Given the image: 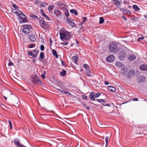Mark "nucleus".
Wrapping results in <instances>:
<instances>
[{
    "instance_id": "nucleus-11",
    "label": "nucleus",
    "mask_w": 147,
    "mask_h": 147,
    "mask_svg": "<svg viewBox=\"0 0 147 147\" xmlns=\"http://www.w3.org/2000/svg\"><path fill=\"white\" fill-rule=\"evenodd\" d=\"M118 56L120 60H122L124 59L126 56V54L124 52L118 54Z\"/></svg>"
},
{
    "instance_id": "nucleus-7",
    "label": "nucleus",
    "mask_w": 147,
    "mask_h": 147,
    "mask_svg": "<svg viewBox=\"0 0 147 147\" xmlns=\"http://www.w3.org/2000/svg\"><path fill=\"white\" fill-rule=\"evenodd\" d=\"M127 57L128 59L131 61H133L136 59V56L133 54H130L128 55Z\"/></svg>"
},
{
    "instance_id": "nucleus-20",
    "label": "nucleus",
    "mask_w": 147,
    "mask_h": 147,
    "mask_svg": "<svg viewBox=\"0 0 147 147\" xmlns=\"http://www.w3.org/2000/svg\"><path fill=\"white\" fill-rule=\"evenodd\" d=\"M133 8L134 9L135 11H138L140 9V8L136 5H133Z\"/></svg>"
},
{
    "instance_id": "nucleus-50",
    "label": "nucleus",
    "mask_w": 147,
    "mask_h": 147,
    "mask_svg": "<svg viewBox=\"0 0 147 147\" xmlns=\"http://www.w3.org/2000/svg\"><path fill=\"white\" fill-rule=\"evenodd\" d=\"M82 98L83 99H87V96L84 95H83L82 96Z\"/></svg>"
},
{
    "instance_id": "nucleus-25",
    "label": "nucleus",
    "mask_w": 147,
    "mask_h": 147,
    "mask_svg": "<svg viewBox=\"0 0 147 147\" xmlns=\"http://www.w3.org/2000/svg\"><path fill=\"white\" fill-rule=\"evenodd\" d=\"M83 19L82 22L80 23V25L81 26V27H82L84 23L86 21L87 19L86 17H84Z\"/></svg>"
},
{
    "instance_id": "nucleus-35",
    "label": "nucleus",
    "mask_w": 147,
    "mask_h": 147,
    "mask_svg": "<svg viewBox=\"0 0 147 147\" xmlns=\"http://www.w3.org/2000/svg\"><path fill=\"white\" fill-rule=\"evenodd\" d=\"M30 16L31 17L35 19H37L38 18V17L37 16H36L35 15H34L32 14H31L30 15Z\"/></svg>"
},
{
    "instance_id": "nucleus-64",
    "label": "nucleus",
    "mask_w": 147,
    "mask_h": 147,
    "mask_svg": "<svg viewBox=\"0 0 147 147\" xmlns=\"http://www.w3.org/2000/svg\"><path fill=\"white\" fill-rule=\"evenodd\" d=\"M144 16L145 18H147V14L144 15Z\"/></svg>"
},
{
    "instance_id": "nucleus-23",
    "label": "nucleus",
    "mask_w": 147,
    "mask_h": 147,
    "mask_svg": "<svg viewBox=\"0 0 147 147\" xmlns=\"http://www.w3.org/2000/svg\"><path fill=\"white\" fill-rule=\"evenodd\" d=\"M97 101L101 103H105L106 102L103 99H97Z\"/></svg>"
},
{
    "instance_id": "nucleus-44",
    "label": "nucleus",
    "mask_w": 147,
    "mask_h": 147,
    "mask_svg": "<svg viewBox=\"0 0 147 147\" xmlns=\"http://www.w3.org/2000/svg\"><path fill=\"white\" fill-rule=\"evenodd\" d=\"M63 3H62L61 1H59L57 3V5L59 7H61V6L62 5V4H63Z\"/></svg>"
},
{
    "instance_id": "nucleus-5",
    "label": "nucleus",
    "mask_w": 147,
    "mask_h": 147,
    "mask_svg": "<svg viewBox=\"0 0 147 147\" xmlns=\"http://www.w3.org/2000/svg\"><path fill=\"white\" fill-rule=\"evenodd\" d=\"M31 80L32 82L34 83L38 84L39 82H41L39 78L36 75L33 76L32 77Z\"/></svg>"
},
{
    "instance_id": "nucleus-32",
    "label": "nucleus",
    "mask_w": 147,
    "mask_h": 147,
    "mask_svg": "<svg viewBox=\"0 0 147 147\" xmlns=\"http://www.w3.org/2000/svg\"><path fill=\"white\" fill-rule=\"evenodd\" d=\"M39 51L38 50H34L33 51V53H34V54L36 55V56L37 57V55H38V53H39Z\"/></svg>"
},
{
    "instance_id": "nucleus-39",
    "label": "nucleus",
    "mask_w": 147,
    "mask_h": 147,
    "mask_svg": "<svg viewBox=\"0 0 147 147\" xmlns=\"http://www.w3.org/2000/svg\"><path fill=\"white\" fill-rule=\"evenodd\" d=\"M40 6L42 7H44L45 6V5H47V4L45 3H40Z\"/></svg>"
},
{
    "instance_id": "nucleus-4",
    "label": "nucleus",
    "mask_w": 147,
    "mask_h": 147,
    "mask_svg": "<svg viewBox=\"0 0 147 147\" xmlns=\"http://www.w3.org/2000/svg\"><path fill=\"white\" fill-rule=\"evenodd\" d=\"M23 28L22 30V31L26 34H28L30 32V29L31 28V26L27 25H23Z\"/></svg>"
},
{
    "instance_id": "nucleus-6",
    "label": "nucleus",
    "mask_w": 147,
    "mask_h": 147,
    "mask_svg": "<svg viewBox=\"0 0 147 147\" xmlns=\"http://www.w3.org/2000/svg\"><path fill=\"white\" fill-rule=\"evenodd\" d=\"M117 48V46L116 44L112 43H110L109 48L111 51H113L116 50Z\"/></svg>"
},
{
    "instance_id": "nucleus-62",
    "label": "nucleus",
    "mask_w": 147,
    "mask_h": 147,
    "mask_svg": "<svg viewBox=\"0 0 147 147\" xmlns=\"http://www.w3.org/2000/svg\"><path fill=\"white\" fill-rule=\"evenodd\" d=\"M133 100L134 101H136L138 100V98H134L133 99Z\"/></svg>"
},
{
    "instance_id": "nucleus-19",
    "label": "nucleus",
    "mask_w": 147,
    "mask_h": 147,
    "mask_svg": "<svg viewBox=\"0 0 147 147\" xmlns=\"http://www.w3.org/2000/svg\"><path fill=\"white\" fill-rule=\"evenodd\" d=\"M70 12V13L74 14L75 15H77L78 14L77 11L74 9H71Z\"/></svg>"
},
{
    "instance_id": "nucleus-24",
    "label": "nucleus",
    "mask_w": 147,
    "mask_h": 147,
    "mask_svg": "<svg viewBox=\"0 0 147 147\" xmlns=\"http://www.w3.org/2000/svg\"><path fill=\"white\" fill-rule=\"evenodd\" d=\"M52 53L53 55L55 56L56 58H58V55L57 54V52L55 49H53L52 50Z\"/></svg>"
},
{
    "instance_id": "nucleus-60",
    "label": "nucleus",
    "mask_w": 147,
    "mask_h": 147,
    "mask_svg": "<svg viewBox=\"0 0 147 147\" xmlns=\"http://www.w3.org/2000/svg\"><path fill=\"white\" fill-rule=\"evenodd\" d=\"M19 147H26L25 146H24L22 144H20V145L19 146Z\"/></svg>"
},
{
    "instance_id": "nucleus-38",
    "label": "nucleus",
    "mask_w": 147,
    "mask_h": 147,
    "mask_svg": "<svg viewBox=\"0 0 147 147\" xmlns=\"http://www.w3.org/2000/svg\"><path fill=\"white\" fill-rule=\"evenodd\" d=\"M67 94L69 96H72V95L71 94V93H70L68 91H64L63 92V94Z\"/></svg>"
},
{
    "instance_id": "nucleus-1",
    "label": "nucleus",
    "mask_w": 147,
    "mask_h": 147,
    "mask_svg": "<svg viewBox=\"0 0 147 147\" xmlns=\"http://www.w3.org/2000/svg\"><path fill=\"white\" fill-rule=\"evenodd\" d=\"M59 35L61 40L63 41H69L72 36L71 33L67 31L64 28H62L60 30Z\"/></svg>"
},
{
    "instance_id": "nucleus-53",
    "label": "nucleus",
    "mask_w": 147,
    "mask_h": 147,
    "mask_svg": "<svg viewBox=\"0 0 147 147\" xmlns=\"http://www.w3.org/2000/svg\"><path fill=\"white\" fill-rule=\"evenodd\" d=\"M34 45L33 44H32L31 45L29 46V48H33L34 47Z\"/></svg>"
},
{
    "instance_id": "nucleus-33",
    "label": "nucleus",
    "mask_w": 147,
    "mask_h": 147,
    "mask_svg": "<svg viewBox=\"0 0 147 147\" xmlns=\"http://www.w3.org/2000/svg\"><path fill=\"white\" fill-rule=\"evenodd\" d=\"M60 7L61 9H66V6L64 3H63Z\"/></svg>"
},
{
    "instance_id": "nucleus-63",
    "label": "nucleus",
    "mask_w": 147,
    "mask_h": 147,
    "mask_svg": "<svg viewBox=\"0 0 147 147\" xmlns=\"http://www.w3.org/2000/svg\"><path fill=\"white\" fill-rule=\"evenodd\" d=\"M122 18L124 19L125 20H127V18H126L125 17L124 15H123V16Z\"/></svg>"
},
{
    "instance_id": "nucleus-40",
    "label": "nucleus",
    "mask_w": 147,
    "mask_h": 147,
    "mask_svg": "<svg viewBox=\"0 0 147 147\" xmlns=\"http://www.w3.org/2000/svg\"><path fill=\"white\" fill-rule=\"evenodd\" d=\"M42 16H44L45 18L48 20H50V18H49V17L45 13Z\"/></svg>"
},
{
    "instance_id": "nucleus-56",
    "label": "nucleus",
    "mask_w": 147,
    "mask_h": 147,
    "mask_svg": "<svg viewBox=\"0 0 147 147\" xmlns=\"http://www.w3.org/2000/svg\"><path fill=\"white\" fill-rule=\"evenodd\" d=\"M13 63L11 62H10L9 63H8V65L9 66H11V65H13Z\"/></svg>"
},
{
    "instance_id": "nucleus-55",
    "label": "nucleus",
    "mask_w": 147,
    "mask_h": 147,
    "mask_svg": "<svg viewBox=\"0 0 147 147\" xmlns=\"http://www.w3.org/2000/svg\"><path fill=\"white\" fill-rule=\"evenodd\" d=\"M125 11L126 12H127L129 14H130L131 13L130 12V11L128 9H126V10H125Z\"/></svg>"
},
{
    "instance_id": "nucleus-27",
    "label": "nucleus",
    "mask_w": 147,
    "mask_h": 147,
    "mask_svg": "<svg viewBox=\"0 0 147 147\" xmlns=\"http://www.w3.org/2000/svg\"><path fill=\"white\" fill-rule=\"evenodd\" d=\"M66 74V71L64 70H63L60 73V75L62 76H64Z\"/></svg>"
},
{
    "instance_id": "nucleus-49",
    "label": "nucleus",
    "mask_w": 147,
    "mask_h": 147,
    "mask_svg": "<svg viewBox=\"0 0 147 147\" xmlns=\"http://www.w3.org/2000/svg\"><path fill=\"white\" fill-rule=\"evenodd\" d=\"M8 122H9V124L10 129H12V124L11 123V122L9 120Z\"/></svg>"
},
{
    "instance_id": "nucleus-37",
    "label": "nucleus",
    "mask_w": 147,
    "mask_h": 147,
    "mask_svg": "<svg viewBox=\"0 0 147 147\" xmlns=\"http://www.w3.org/2000/svg\"><path fill=\"white\" fill-rule=\"evenodd\" d=\"M65 15L67 17H68L69 16V13L68 12V10L65 9Z\"/></svg>"
},
{
    "instance_id": "nucleus-22",
    "label": "nucleus",
    "mask_w": 147,
    "mask_h": 147,
    "mask_svg": "<svg viewBox=\"0 0 147 147\" xmlns=\"http://www.w3.org/2000/svg\"><path fill=\"white\" fill-rule=\"evenodd\" d=\"M14 144L19 146L20 144L19 140L17 139H15L14 140Z\"/></svg>"
},
{
    "instance_id": "nucleus-42",
    "label": "nucleus",
    "mask_w": 147,
    "mask_h": 147,
    "mask_svg": "<svg viewBox=\"0 0 147 147\" xmlns=\"http://www.w3.org/2000/svg\"><path fill=\"white\" fill-rule=\"evenodd\" d=\"M144 39V37H141L138 38L137 39V41H140L141 40H142Z\"/></svg>"
},
{
    "instance_id": "nucleus-51",
    "label": "nucleus",
    "mask_w": 147,
    "mask_h": 147,
    "mask_svg": "<svg viewBox=\"0 0 147 147\" xmlns=\"http://www.w3.org/2000/svg\"><path fill=\"white\" fill-rule=\"evenodd\" d=\"M98 126L101 127H103V125H102L100 123H99L98 124Z\"/></svg>"
},
{
    "instance_id": "nucleus-61",
    "label": "nucleus",
    "mask_w": 147,
    "mask_h": 147,
    "mask_svg": "<svg viewBox=\"0 0 147 147\" xmlns=\"http://www.w3.org/2000/svg\"><path fill=\"white\" fill-rule=\"evenodd\" d=\"M105 84L106 85H108L109 84V83L107 81H105Z\"/></svg>"
},
{
    "instance_id": "nucleus-45",
    "label": "nucleus",
    "mask_w": 147,
    "mask_h": 147,
    "mask_svg": "<svg viewBox=\"0 0 147 147\" xmlns=\"http://www.w3.org/2000/svg\"><path fill=\"white\" fill-rule=\"evenodd\" d=\"M40 61L42 62V63L45 64L46 63L47 61H46V59H43L41 60Z\"/></svg>"
},
{
    "instance_id": "nucleus-13",
    "label": "nucleus",
    "mask_w": 147,
    "mask_h": 147,
    "mask_svg": "<svg viewBox=\"0 0 147 147\" xmlns=\"http://www.w3.org/2000/svg\"><path fill=\"white\" fill-rule=\"evenodd\" d=\"M67 22L68 24L72 27H74L75 26V24L71 19L69 18L67 19Z\"/></svg>"
},
{
    "instance_id": "nucleus-57",
    "label": "nucleus",
    "mask_w": 147,
    "mask_h": 147,
    "mask_svg": "<svg viewBox=\"0 0 147 147\" xmlns=\"http://www.w3.org/2000/svg\"><path fill=\"white\" fill-rule=\"evenodd\" d=\"M57 90L59 91L62 93H63V91H64L63 90H61L60 89H57Z\"/></svg>"
},
{
    "instance_id": "nucleus-54",
    "label": "nucleus",
    "mask_w": 147,
    "mask_h": 147,
    "mask_svg": "<svg viewBox=\"0 0 147 147\" xmlns=\"http://www.w3.org/2000/svg\"><path fill=\"white\" fill-rule=\"evenodd\" d=\"M40 11L42 15V16L45 13L44 12L43 10L42 9H41Z\"/></svg>"
},
{
    "instance_id": "nucleus-58",
    "label": "nucleus",
    "mask_w": 147,
    "mask_h": 147,
    "mask_svg": "<svg viewBox=\"0 0 147 147\" xmlns=\"http://www.w3.org/2000/svg\"><path fill=\"white\" fill-rule=\"evenodd\" d=\"M41 76L42 78L43 79H45V74H42L41 75Z\"/></svg>"
},
{
    "instance_id": "nucleus-9",
    "label": "nucleus",
    "mask_w": 147,
    "mask_h": 147,
    "mask_svg": "<svg viewBox=\"0 0 147 147\" xmlns=\"http://www.w3.org/2000/svg\"><path fill=\"white\" fill-rule=\"evenodd\" d=\"M54 13L55 15L57 17L61 18L62 15L60 11L58 10H55L54 11Z\"/></svg>"
},
{
    "instance_id": "nucleus-31",
    "label": "nucleus",
    "mask_w": 147,
    "mask_h": 147,
    "mask_svg": "<svg viewBox=\"0 0 147 147\" xmlns=\"http://www.w3.org/2000/svg\"><path fill=\"white\" fill-rule=\"evenodd\" d=\"M87 75L88 77L91 76V74H90V71L89 69H87L86 70Z\"/></svg>"
},
{
    "instance_id": "nucleus-30",
    "label": "nucleus",
    "mask_w": 147,
    "mask_h": 147,
    "mask_svg": "<svg viewBox=\"0 0 147 147\" xmlns=\"http://www.w3.org/2000/svg\"><path fill=\"white\" fill-rule=\"evenodd\" d=\"M73 59L75 61L76 63H77V60L78 59V58L76 56H73L72 57Z\"/></svg>"
},
{
    "instance_id": "nucleus-59",
    "label": "nucleus",
    "mask_w": 147,
    "mask_h": 147,
    "mask_svg": "<svg viewBox=\"0 0 147 147\" xmlns=\"http://www.w3.org/2000/svg\"><path fill=\"white\" fill-rule=\"evenodd\" d=\"M86 108L87 110H90V107H89V106H86Z\"/></svg>"
},
{
    "instance_id": "nucleus-47",
    "label": "nucleus",
    "mask_w": 147,
    "mask_h": 147,
    "mask_svg": "<svg viewBox=\"0 0 147 147\" xmlns=\"http://www.w3.org/2000/svg\"><path fill=\"white\" fill-rule=\"evenodd\" d=\"M84 68H85V69L89 68V67L88 65L86 64H84Z\"/></svg>"
},
{
    "instance_id": "nucleus-2",
    "label": "nucleus",
    "mask_w": 147,
    "mask_h": 147,
    "mask_svg": "<svg viewBox=\"0 0 147 147\" xmlns=\"http://www.w3.org/2000/svg\"><path fill=\"white\" fill-rule=\"evenodd\" d=\"M13 12L18 16L19 18L22 20V22L26 23L27 20L25 17H23L22 16L25 17V16L20 11H18V9H15L13 10Z\"/></svg>"
},
{
    "instance_id": "nucleus-14",
    "label": "nucleus",
    "mask_w": 147,
    "mask_h": 147,
    "mask_svg": "<svg viewBox=\"0 0 147 147\" xmlns=\"http://www.w3.org/2000/svg\"><path fill=\"white\" fill-rule=\"evenodd\" d=\"M138 80L140 83L143 82L145 81L146 78L144 76L141 75L138 78Z\"/></svg>"
},
{
    "instance_id": "nucleus-12",
    "label": "nucleus",
    "mask_w": 147,
    "mask_h": 147,
    "mask_svg": "<svg viewBox=\"0 0 147 147\" xmlns=\"http://www.w3.org/2000/svg\"><path fill=\"white\" fill-rule=\"evenodd\" d=\"M113 2L115 5L118 8L120 7V5L121 3V1H120V0H113Z\"/></svg>"
},
{
    "instance_id": "nucleus-36",
    "label": "nucleus",
    "mask_w": 147,
    "mask_h": 147,
    "mask_svg": "<svg viewBox=\"0 0 147 147\" xmlns=\"http://www.w3.org/2000/svg\"><path fill=\"white\" fill-rule=\"evenodd\" d=\"M53 5H51L49 7L48 9L50 12L52 11V9L54 7Z\"/></svg>"
},
{
    "instance_id": "nucleus-28",
    "label": "nucleus",
    "mask_w": 147,
    "mask_h": 147,
    "mask_svg": "<svg viewBox=\"0 0 147 147\" xmlns=\"http://www.w3.org/2000/svg\"><path fill=\"white\" fill-rule=\"evenodd\" d=\"M121 71L124 75H126L127 73V71L125 70V68L122 69L121 70Z\"/></svg>"
},
{
    "instance_id": "nucleus-8",
    "label": "nucleus",
    "mask_w": 147,
    "mask_h": 147,
    "mask_svg": "<svg viewBox=\"0 0 147 147\" xmlns=\"http://www.w3.org/2000/svg\"><path fill=\"white\" fill-rule=\"evenodd\" d=\"M106 59L108 62H112L115 60V57L113 55H111L108 57Z\"/></svg>"
},
{
    "instance_id": "nucleus-48",
    "label": "nucleus",
    "mask_w": 147,
    "mask_h": 147,
    "mask_svg": "<svg viewBox=\"0 0 147 147\" xmlns=\"http://www.w3.org/2000/svg\"><path fill=\"white\" fill-rule=\"evenodd\" d=\"M68 43H69L68 42H62L61 43V44L63 45H66L68 44Z\"/></svg>"
},
{
    "instance_id": "nucleus-52",
    "label": "nucleus",
    "mask_w": 147,
    "mask_h": 147,
    "mask_svg": "<svg viewBox=\"0 0 147 147\" xmlns=\"http://www.w3.org/2000/svg\"><path fill=\"white\" fill-rule=\"evenodd\" d=\"M12 7H13L15 9H17L18 8L17 6L16 5H15V4H13Z\"/></svg>"
},
{
    "instance_id": "nucleus-18",
    "label": "nucleus",
    "mask_w": 147,
    "mask_h": 147,
    "mask_svg": "<svg viewBox=\"0 0 147 147\" xmlns=\"http://www.w3.org/2000/svg\"><path fill=\"white\" fill-rule=\"evenodd\" d=\"M109 90L110 91L114 92L116 90L115 88L112 86H109Z\"/></svg>"
},
{
    "instance_id": "nucleus-15",
    "label": "nucleus",
    "mask_w": 147,
    "mask_h": 147,
    "mask_svg": "<svg viewBox=\"0 0 147 147\" xmlns=\"http://www.w3.org/2000/svg\"><path fill=\"white\" fill-rule=\"evenodd\" d=\"M28 37L30 40L32 41H34L36 40V38L35 36L33 35H29Z\"/></svg>"
},
{
    "instance_id": "nucleus-46",
    "label": "nucleus",
    "mask_w": 147,
    "mask_h": 147,
    "mask_svg": "<svg viewBox=\"0 0 147 147\" xmlns=\"http://www.w3.org/2000/svg\"><path fill=\"white\" fill-rule=\"evenodd\" d=\"M40 50L41 51H42L44 49V46L43 45H41L40 46Z\"/></svg>"
},
{
    "instance_id": "nucleus-29",
    "label": "nucleus",
    "mask_w": 147,
    "mask_h": 147,
    "mask_svg": "<svg viewBox=\"0 0 147 147\" xmlns=\"http://www.w3.org/2000/svg\"><path fill=\"white\" fill-rule=\"evenodd\" d=\"M104 21V20L103 18L102 17H101L100 18V21L99 23L100 24H102L103 23Z\"/></svg>"
},
{
    "instance_id": "nucleus-34",
    "label": "nucleus",
    "mask_w": 147,
    "mask_h": 147,
    "mask_svg": "<svg viewBox=\"0 0 147 147\" xmlns=\"http://www.w3.org/2000/svg\"><path fill=\"white\" fill-rule=\"evenodd\" d=\"M40 58L43 59L44 58V53L43 52H41L40 55Z\"/></svg>"
},
{
    "instance_id": "nucleus-41",
    "label": "nucleus",
    "mask_w": 147,
    "mask_h": 147,
    "mask_svg": "<svg viewBox=\"0 0 147 147\" xmlns=\"http://www.w3.org/2000/svg\"><path fill=\"white\" fill-rule=\"evenodd\" d=\"M108 137H106L105 138V141L106 142V146H107L108 144Z\"/></svg>"
},
{
    "instance_id": "nucleus-3",
    "label": "nucleus",
    "mask_w": 147,
    "mask_h": 147,
    "mask_svg": "<svg viewBox=\"0 0 147 147\" xmlns=\"http://www.w3.org/2000/svg\"><path fill=\"white\" fill-rule=\"evenodd\" d=\"M39 23L40 26L43 29H45V27L48 24L47 22H46L42 18L40 17L39 19Z\"/></svg>"
},
{
    "instance_id": "nucleus-26",
    "label": "nucleus",
    "mask_w": 147,
    "mask_h": 147,
    "mask_svg": "<svg viewBox=\"0 0 147 147\" xmlns=\"http://www.w3.org/2000/svg\"><path fill=\"white\" fill-rule=\"evenodd\" d=\"M116 65L118 67L121 66L122 65V63L120 61H117L115 63Z\"/></svg>"
},
{
    "instance_id": "nucleus-10",
    "label": "nucleus",
    "mask_w": 147,
    "mask_h": 147,
    "mask_svg": "<svg viewBox=\"0 0 147 147\" xmlns=\"http://www.w3.org/2000/svg\"><path fill=\"white\" fill-rule=\"evenodd\" d=\"M135 71L134 70H131L127 73V77L128 78H131L134 74Z\"/></svg>"
},
{
    "instance_id": "nucleus-16",
    "label": "nucleus",
    "mask_w": 147,
    "mask_h": 147,
    "mask_svg": "<svg viewBox=\"0 0 147 147\" xmlns=\"http://www.w3.org/2000/svg\"><path fill=\"white\" fill-rule=\"evenodd\" d=\"M140 69L143 71L147 70V66L146 65H142L140 66Z\"/></svg>"
},
{
    "instance_id": "nucleus-21",
    "label": "nucleus",
    "mask_w": 147,
    "mask_h": 147,
    "mask_svg": "<svg viewBox=\"0 0 147 147\" xmlns=\"http://www.w3.org/2000/svg\"><path fill=\"white\" fill-rule=\"evenodd\" d=\"M28 55H30L33 58H36V55H35L33 52L32 51H30L28 53Z\"/></svg>"
},
{
    "instance_id": "nucleus-43",
    "label": "nucleus",
    "mask_w": 147,
    "mask_h": 147,
    "mask_svg": "<svg viewBox=\"0 0 147 147\" xmlns=\"http://www.w3.org/2000/svg\"><path fill=\"white\" fill-rule=\"evenodd\" d=\"M100 95H101V94L100 93H99V92L95 94V97L96 98H98V97H99Z\"/></svg>"
},
{
    "instance_id": "nucleus-17",
    "label": "nucleus",
    "mask_w": 147,
    "mask_h": 147,
    "mask_svg": "<svg viewBox=\"0 0 147 147\" xmlns=\"http://www.w3.org/2000/svg\"><path fill=\"white\" fill-rule=\"evenodd\" d=\"M95 93L94 92H92L91 93L90 95V99L92 101L95 100L94 98Z\"/></svg>"
}]
</instances>
